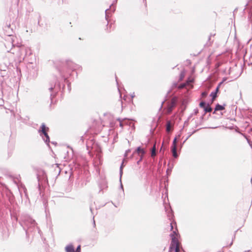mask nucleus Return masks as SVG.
<instances>
[{
	"mask_svg": "<svg viewBox=\"0 0 252 252\" xmlns=\"http://www.w3.org/2000/svg\"><path fill=\"white\" fill-rule=\"evenodd\" d=\"M177 102V98L176 97H173L171 99V102L168 105L167 112L170 113L173 109V108L175 107Z\"/></svg>",
	"mask_w": 252,
	"mask_h": 252,
	"instance_id": "nucleus-4",
	"label": "nucleus"
},
{
	"mask_svg": "<svg viewBox=\"0 0 252 252\" xmlns=\"http://www.w3.org/2000/svg\"><path fill=\"white\" fill-rule=\"evenodd\" d=\"M195 132V131H193L192 133H190L189 136H188V137L186 139V140H187L189 137H190L194 132Z\"/></svg>",
	"mask_w": 252,
	"mask_h": 252,
	"instance_id": "nucleus-26",
	"label": "nucleus"
},
{
	"mask_svg": "<svg viewBox=\"0 0 252 252\" xmlns=\"http://www.w3.org/2000/svg\"><path fill=\"white\" fill-rule=\"evenodd\" d=\"M185 77V71L183 70L181 71L180 74L179 80L181 81Z\"/></svg>",
	"mask_w": 252,
	"mask_h": 252,
	"instance_id": "nucleus-15",
	"label": "nucleus"
},
{
	"mask_svg": "<svg viewBox=\"0 0 252 252\" xmlns=\"http://www.w3.org/2000/svg\"><path fill=\"white\" fill-rule=\"evenodd\" d=\"M222 83V82H220L219 84V85L217 86V87L216 88V90L214 92H212L211 94H210V96L212 97V99L213 100L214 99H215L216 96H217V94L218 93V92L219 91V88L220 87V86L221 85V84Z\"/></svg>",
	"mask_w": 252,
	"mask_h": 252,
	"instance_id": "nucleus-7",
	"label": "nucleus"
},
{
	"mask_svg": "<svg viewBox=\"0 0 252 252\" xmlns=\"http://www.w3.org/2000/svg\"><path fill=\"white\" fill-rule=\"evenodd\" d=\"M185 86H186V84H182L178 86V88L182 89V88H184Z\"/></svg>",
	"mask_w": 252,
	"mask_h": 252,
	"instance_id": "nucleus-22",
	"label": "nucleus"
},
{
	"mask_svg": "<svg viewBox=\"0 0 252 252\" xmlns=\"http://www.w3.org/2000/svg\"><path fill=\"white\" fill-rule=\"evenodd\" d=\"M134 96H135L134 95V93H133L132 94H131V96L132 98H133Z\"/></svg>",
	"mask_w": 252,
	"mask_h": 252,
	"instance_id": "nucleus-29",
	"label": "nucleus"
},
{
	"mask_svg": "<svg viewBox=\"0 0 252 252\" xmlns=\"http://www.w3.org/2000/svg\"><path fill=\"white\" fill-rule=\"evenodd\" d=\"M120 126L123 127V124L121 122L120 123Z\"/></svg>",
	"mask_w": 252,
	"mask_h": 252,
	"instance_id": "nucleus-33",
	"label": "nucleus"
},
{
	"mask_svg": "<svg viewBox=\"0 0 252 252\" xmlns=\"http://www.w3.org/2000/svg\"><path fill=\"white\" fill-rule=\"evenodd\" d=\"M170 226H171V230L173 229V226L172 225V223H170Z\"/></svg>",
	"mask_w": 252,
	"mask_h": 252,
	"instance_id": "nucleus-31",
	"label": "nucleus"
},
{
	"mask_svg": "<svg viewBox=\"0 0 252 252\" xmlns=\"http://www.w3.org/2000/svg\"><path fill=\"white\" fill-rule=\"evenodd\" d=\"M48 129L49 128L46 126L45 124L43 123L41 126L40 129H39L38 131L40 135L41 136L42 134L45 136L46 138L44 139V140L47 145H49L50 142V138L47 132Z\"/></svg>",
	"mask_w": 252,
	"mask_h": 252,
	"instance_id": "nucleus-3",
	"label": "nucleus"
},
{
	"mask_svg": "<svg viewBox=\"0 0 252 252\" xmlns=\"http://www.w3.org/2000/svg\"><path fill=\"white\" fill-rule=\"evenodd\" d=\"M81 251V246L80 245H79L77 248L76 250H75V252H80Z\"/></svg>",
	"mask_w": 252,
	"mask_h": 252,
	"instance_id": "nucleus-19",
	"label": "nucleus"
},
{
	"mask_svg": "<svg viewBox=\"0 0 252 252\" xmlns=\"http://www.w3.org/2000/svg\"><path fill=\"white\" fill-rule=\"evenodd\" d=\"M124 160H123L121 165V166L120 167V182L121 181V177H122V174H123V171H122V168H123V164H124Z\"/></svg>",
	"mask_w": 252,
	"mask_h": 252,
	"instance_id": "nucleus-13",
	"label": "nucleus"
},
{
	"mask_svg": "<svg viewBox=\"0 0 252 252\" xmlns=\"http://www.w3.org/2000/svg\"><path fill=\"white\" fill-rule=\"evenodd\" d=\"M55 87V85H52L49 88V90L51 91L52 90H53V89H54Z\"/></svg>",
	"mask_w": 252,
	"mask_h": 252,
	"instance_id": "nucleus-25",
	"label": "nucleus"
},
{
	"mask_svg": "<svg viewBox=\"0 0 252 252\" xmlns=\"http://www.w3.org/2000/svg\"><path fill=\"white\" fill-rule=\"evenodd\" d=\"M109 10V9H106L105 10V14H106V17L107 16V15H106V12L107 11Z\"/></svg>",
	"mask_w": 252,
	"mask_h": 252,
	"instance_id": "nucleus-30",
	"label": "nucleus"
},
{
	"mask_svg": "<svg viewBox=\"0 0 252 252\" xmlns=\"http://www.w3.org/2000/svg\"><path fill=\"white\" fill-rule=\"evenodd\" d=\"M4 45H5V48L7 49V52H9L11 50V49H12V47H15V46H14L11 40H6Z\"/></svg>",
	"mask_w": 252,
	"mask_h": 252,
	"instance_id": "nucleus-6",
	"label": "nucleus"
},
{
	"mask_svg": "<svg viewBox=\"0 0 252 252\" xmlns=\"http://www.w3.org/2000/svg\"><path fill=\"white\" fill-rule=\"evenodd\" d=\"M245 137L246 138L247 141L248 143H249V145L251 146V147L252 149V142L251 141H250V140L246 136H245Z\"/></svg>",
	"mask_w": 252,
	"mask_h": 252,
	"instance_id": "nucleus-18",
	"label": "nucleus"
},
{
	"mask_svg": "<svg viewBox=\"0 0 252 252\" xmlns=\"http://www.w3.org/2000/svg\"><path fill=\"white\" fill-rule=\"evenodd\" d=\"M193 113H194V115H196V114H197L198 113V109L197 108H195L193 110Z\"/></svg>",
	"mask_w": 252,
	"mask_h": 252,
	"instance_id": "nucleus-23",
	"label": "nucleus"
},
{
	"mask_svg": "<svg viewBox=\"0 0 252 252\" xmlns=\"http://www.w3.org/2000/svg\"><path fill=\"white\" fill-rule=\"evenodd\" d=\"M136 151L138 154L141 153L142 155L145 154V151L144 149L141 148L140 147H137Z\"/></svg>",
	"mask_w": 252,
	"mask_h": 252,
	"instance_id": "nucleus-12",
	"label": "nucleus"
},
{
	"mask_svg": "<svg viewBox=\"0 0 252 252\" xmlns=\"http://www.w3.org/2000/svg\"><path fill=\"white\" fill-rule=\"evenodd\" d=\"M50 96H51V97H54V96H55V94H50Z\"/></svg>",
	"mask_w": 252,
	"mask_h": 252,
	"instance_id": "nucleus-27",
	"label": "nucleus"
},
{
	"mask_svg": "<svg viewBox=\"0 0 252 252\" xmlns=\"http://www.w3.org/2000/svg\"><path fill=\"white\" fill-rule=\"evenodd\" d=\"M176 141H177V138L175 137V138H174V140L173 141L172 146H175V147H176Z\"/></svg>",
	"mask_w": 252,
	"mask_h": 252,
	"instance_id": "nucleus-17",
	"label": "nucleus"
},
{
	"mask_svg": "<svg viewBox=\"0 0 252 252\" xmlns=\"http://www.w3.org/2000/svg\"><path fill=\"white\" fill-rule=\"evenodd\" d=\"M176 245V247L175 249V252H179L180 249H179V242L174 243Z\"/></svg>",
	"mask_w": 252,
	"mask_h": 252,
	"instance_id": "nucleus-14",
	"label": "nucleus"
},
{
	"mask_svg": "<svg viewBox=\"0 0 252 252\" xmlns=\"http://www.w3.org/2000/svg\"><path fill=\"white\" fill-rule=\"evenodd\" d=\"M93 224H94V226L95 225V221L94 220V217H93Z\"/></svg>",
	"mask_w": 252,
	"mask_h": 252,
	"instance_id": "nucleus-28",
	"label": "nucleus"
},
{
	"mask_svg": "<svg viewBox=\"0 0 252 252\" xmlns=\"http://www.w3.org/2000/svg\"><path fill=\"white\" fill-rule=\"evenodd\" d=\"M156 144H155L152 149L151 151V156L154 157L156 155Z\"/></svg>",
	"mask_w": 252,
	"mask_h": 252,
	"instance_id": "nucleus-11",
	"label": "nucleus"
},
{
	"mask_svg": "<svg viewBox=\"0 0 252 252\" xmlns=\"http://www.w3.org/2000/svg\"><path fill=\"white\" fill-rule=\"evenodd\" d=\"M21 219V223L24 225V228L27 227L28 228H31L36 226L37 223H36L35 220H33L28 215H22Z\"/></svg>",
	"mask_w": 252,
	"mask_h": 252,
	"instance_id": "nucleus-2",
	"label": "nucleus"
},
{
	"mask_svg": "<svg viewBox=\"0 0 252 252\" xmlns=\"http://www.w3.org/2000/svg\"><path fill=\"white\" fill-rule=\"evenodd\" d=\"M224 109V105H221L219 104H217L215 107V111L222 110Z\"/></svg>",
	"mask_w": 252,
	"mask_h": 252,
	"instance_id": "nucleus-10",
	"label": "nucleus"
},
{
	"mask_svg": "<svg viewBox=\"0 0 252 252\" xmlns=\"http://www.w3.org/2000/svg\"><path fill=\"white\" fill-rule=\"evenodd\" d=\"M210 38H211V35H210V36H209V40H210Z\"/></svg>",
	"mask_w": 252,
	"mask_h": 252,
	"instance_id": "nucleus-35",
	"label": "nucleus"
},
{
	"mask_svg": "<svg viewBox=\"0 0 252 252\" xmlns=\"http://www.w3.org/2000/svg\"><path fill=\"white\" fill-rule=\"evenodd\" d=\"M166 130L167 131H169L170 130V122H168L166 125Z\"/></svg>",
	"mask_w": 252,
	"mask_h": 252,
	"instance_id": "nucleus-16",
	"label": "nucleus"
},
{
	"mask_svg": "<svg viewBox=\"0 0 252 252\" xmlns=\"http://www.w3.org/2000/svg\"><path fill=\"white\" fill-rule=\"evenodd\" d=\"M172 153H174V152H176V147H175V146H172Z\"/></svg>",
	"mask_w": 252,
	"mask_h": 252,
	"instance_id": "nucleus-21",
	"label": "nucleus"
},
{
	"mask_svg": "<svg viewBox=\"0 0 252 252\" xmlns=\"http://www.w3.org/2000/svg\"><path fill=\"white\" fill-rule=\"evenodd\" d=\"M29 48L24 45H20L14 47V50L12 52L17 58L18 60L24 59L27 54Z\"/></svg>",
	"mask_w": 252,
	"mask_h": 252,
	"instance_id": "nucleus-1",
	"label": "nucleus"
},
{
	"mask_svg": "<svg viewBox=\"0 0 252 252\" xmlns=\"http://www.w3.org/2000/svg\"><path fill=\"white\" fill-rule=\"evenodd\" d=\"M206 94L205 92H203V93H202V95H206Z\"/></svg>",
	"mask_w": 252,
	"mask_h": 252,
	"instance_id": "nucleus-32",
	"label": "nucleus"
},
{
	"mask_svg": "<svg viewBox=\"0 0 252 252\" xmlns=\"http://www.w3.org/2000/svg\"><path fill=\"white\" fill-rule=\"evenodd\" d=\"M130 151V150H129V149H128V150H126V151L125 153V154H124V157H125V158H126V157L127 156L128 154V153H129Z\"/></svg>",
	"mask_w": 252,
	"mask_h": 252,
	"instance_id": "nucleus-20",
	"label": "nucleus"
},
{
	"mask_svg": "<svg viewBox=\"0 0 252 252\" xmlns=\"http://www.w3.org/2000/svg\"><path fill=\"white\" fill-rule=\"evenodd\" d=\"M199 106L203 108L205 113L210 112L212 111L211 107L208 104H206V103L204 101H201L200 103Z\"/></svg>",
	"mask_w": 252,
	"mask_h": 252,
	"instance_id": "nucleus-5",
	"label": "nucleus"
},
{
	"mask_svg": "<svg viewBox=\"0 0 252 252\" xmlns=\"http://www.w3.org/2000/svg\"><path fill=\"white\" fill-rule=\"evenodd\" d=\"M173 156L174 157V158H177L178 157V155H177V152H174V153H173Z\"/></svg>",
	"mask_w": 252,
	"mask_h": 252,
	"instance_id": "nucleus-24",
	"label": "nucleus"
},
{
	"mask_svg": "<svg viewBox=\"0 0 252 252\" xmlns=\"http://www.w3.org/2000/svg\"><path fill=\"white\" fill-rule=\"evenodd\" d=\"M177 235L175 231H173L172 234H170V236L172 238V242L173 243H175L178 242L177 239L176 238V235Z\"/></svg>",
	"mask_w": 252,
	"mask_h": 252,
	"instance_id": "nucleus-9",
	"label": "nucleus"
},
{
	"mask_svg": "<svg viewBox=\"0 0 252 252\" xmlns=\"http://www.w3.org/2000/svg\"><path fill=\"white\" fill-rule=\"evenodd\" d=\"M66 252H75V250L72 245L70 244L65 247Z\"/></svg>",
	"mask_w": 252,
	"mask_h": 252,
	"instance_id": "nucleus-8",
	"label": "nucleus"
},
{
	"mask_svg": "<svg viewBox=\"0 0 252 252\" xmlns=\"http://www.w3.org/2000/svg\"><path fill=\"white\" fill-rule=\"evenodd\" d=\"M121 188L123 189L122 184H121Z\"/></svg>",
	"mask_w": 252,
	"mask_h": 252,
	"instance_id": "nucleus-34",
	"label": "nucleus"
}]
</instances>
